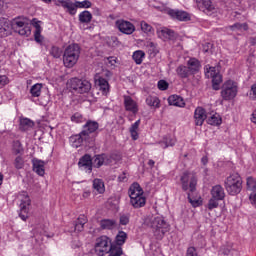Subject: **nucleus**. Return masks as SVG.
<instances>
[{"mask_svg":"<svg viewBox=\"0 0 256 256\" xmlns=\"http://www.w3.org/2000/svg\"><path fill=\"white\" fill-rule=\"evenodd\" d=\"M182 191L187 192L189 203L192 207H201L203 200L201 197H193V192L197 191V174L195 172L184 171L180 176Z\"/></svg>","mask_w":256,"mask_h":256,"instance_id":"f257e3e1","label":"nucleus"},{"mask_svg":"<svg viewBox=\"0 0 256 256\" xmlns=\"http://www.w3.org/2000/svg\"><path fill=\"white\" fill-rule=\"evenodd\" d=\"M100 229L103 231H113L117 227V221L115 219H102L99 222Z\"/></svg>","mask_w":256,"mask_h":256,"instance_id":"a878e982","label":"nucleus"},{"mask_svg":"<svg viewBox=\"0 0 256 256\" xmlns=\"http://www.w3.org/2000/svg\"><path fill=\"white\" fill-rule=\"evenodd\" d=\"M35 127V122L29 118H21L19 123V129L22 132L31 131Z\"/></svg>","mask_w":256,"mask_h":256,"instance_id":"cd10ccee","label":"nucleus"},{"mask_svg":"<svg viewBox=\"0 0 256 256\" xmlns=\"http://www.w3.org/2000/svg\"><path fill=\"white\" fill-rule=\"evenodd\" d=\"M9 78L6 75H0V87H5V85H8Z\"/></svg>","mask_w":256,"mask_h":256,"instance_id":"13d9d810","label":"nucleus"},{"mask_svg":"<svg viewBox=\"0 0 256 256\" xmlns=\"http://www.w3.org/2000/svg\"><path fill=\"white\" fill-rule=\"evenodd\" d=\"M247 189L248 191H252L249 199L251 201V204L255 207L256 209V179L253 177H248L246 181Z\"/></svg>","mask_w":256,"mask_h":256,"instance_id":"6ab92c4d","label":"nucleus"},{"mask_svg":"<svg viewBox=\"0 0 256 256\" xmlns=\"http://www.w3.org/2000/svg\"><path fill=\"white\" fill-rule=\"evenodd\" d=\"M208 125H212L213 127H219L221 123H223V119L221 118V115L215 113L207 120Z\"/></svg>","mask_w":256,"mask_h":256,"instance_id":"c9c22d12","label":"nucleus"},{"mask_svg":"<svg viewBox=\"0 0 256 256\" xmlns=\"http://www.w3.org/2000/svg\"><path fill=\"white\" fill-rule=\"evenodd\" d=\"M31 25L35 27L34 41H36V43H39V45H41L43 43V36L41 35L43 28H41V21H39L37 18H33L31 20Z\"/></svg>","mask_w":256,"mask_h":256,"instance_id":"4be33fe9","label":"nucleus"},{"mask_svg":"<svg viewBox=\"0 0 256 256\" xmlns=\"http://www.w3.org/2000/svg\"><path fill=\"white\" fill-rule=\"evenodd\" d=\"M239 93V84L234 80H227L222 85L221 97L224 101H233Z\"/></svg>","mask_w":256,"mask_h":256,"instance_id":"6e6552de","label":"nucleus"},{"mask_svg":"<svg viewBox=\"0 0 256 256\" xmlns=\"http://www.w3.org/2000/svg\"><path fill=\"white\" fill-rule=\"evenodd\" d=\"M139 125H141V119L135 121L129 129V133L133 141H137V139H139Z\"/></svg>","mask_w":256,"mask_h":256,"instance_id":"2f4dec72","label":"nucleus"},{"mask_svg":"<svg viewBox=\"0 0 256 256\" xmlns=\"http://www.w3.org/2000/svg\"><path fill=\"white\" fill-rule=\"evenodd\" d=\"M199 9H202L206 15H213V13H217V9L211 0H195Z\"/></svg>","mask_w":256,"mask_h":256,"instance_id":"2eb2a0df","label":"nucleus"},{"mask_svg":"<svg viewBox=\"0 0 256 256\" xmlns=\"http://www.w3.org/2000/svg\"><path fill=\"white\" fill-rule=\"evenodd\" d=\"M55 5L66 9V13H69V15H77V2H73L71 0H57Z\"/></svg>","mask_w":256,"mask_h":256,"instance_id":"ddd939ff","label":"nucleus"},{"mask_svg":"<svg viewBox=\"0 0 256 256\" xmlns=\"http://www.w3.org/2000/svg\"><path fill=\"white\" fill-rule=\"evenodd\" d=\"M70 143L75 149L83 147V145H91L95 143V137H88L85 132H80L79 134L72 135L70 137Z\"/></svg>","mask_w":256,"mask_h":256,"instance_id":"1a4fd4ad","label":"nucleus"},{"mask_svg":"<svg viewBox=\"0 0 256 256\" xmlns=\"http://www.w3.org/2000/svg\"><path fill=\"white\" fill-rule=\"evenodd\" d=\"M128 195L130 197V205H132L134 209H141V207L147 204L145 192L137 182L131 184L128 190Z\"/></svg>","mask_w":256,"mask_h":256,"instance_id":"20e7f679","label":"nucleus"},{"mask_svg":"<svg viewBox=\"0 0 256 256\" xmlns=\"http://www.w3.org/2000/svg\"><path fill=\"white\" fill-rule=\"evenodd\" d=\"M132 59L136 65H141V63H143V59H145V53L143 50H136L133 52Z\"/></svg>","mask_w":256,"mask_h":256,"instance_id":"58836bf2","label":"nucleus"},{"mask_svg":"<svg viewBox=\"0 0 256 256\" xmlns=\"http://www.w3.org/2000/svg\"><path fill=\"white\" fill-rule=\"evenodd\" d=\"M82 197L84 199H89V197H91V191H89V190L84 191L82 194Z\"/></svg>","mask_w":256,"mask_h":256,"instance_id":"69168bd1","label":"nucleus"},{"mask_svg":"<svg viewBox=\"0 0 256 256\" xmlns=\"http://www.w3.org/2000/svg\"><path fill=\"white\" fill-rule=\"evenodd\" d=\"M14 25H16V27H17L18 29H21V28L25 27V25H27V24H25L24 21L15 20Z\"/></svg>","mask_w":256,"mask_h":256,"instance_id":"680f3d73","label":"nucleus"},{"mask_svg":"<svg viewBox=\"0 0 256 256\" xmlns=\"http://www.w3.org/2000/svg\"><path fill=\"white\" fill-rule=\"evenodd\" d=\"M13 30V25L11 21L7 18L0 17V37H9L11 31Z\"/></svg>","mask_w":256,"mask_h":256,"instance_id":"a211bd4d","label":"nucleus"},{"mask_svg":"<svg viewBox=\"0 0 256 256\" xmlns=\"http://www.w3.org/2000/svg\"><path fill=\"white\" fill-rule=\"evenodd\" d=\"M168 103L169 105H173L174 107H185V100L179 95L169 96Z\"/></svg>","mask_w":256,"mask_h":256,"instance_id":"7c9ffc66","label":"nucleus"},{"mask_svg":"<svg viewBox=\"0 0 256 256\" xmlns=\"http://www.w3.org/2000/svg\"><path fill=\"white\" fill-rule=\"evenodd\" d=\"M157 87L160 91H167L169 89V83L165 80H159Z\"/></svg>","mask_w":256,"mask_h":256,"instance_id":"5fc2aeb1","label":"nucleus"},{"mask_svg":"<svg viewBox=\"0 0 256 256\" xmlns=\"http://www.w3.org/2000/svg\"><path fill=\"white\" fill-rule=\"evenodd\" d=\"M160 37H163V39H169V40H172V39H175V31L169 29V28H163L161 31H160V34H159Z\"/></svg>","mask_w":256,"mask_h":256,"instance_id":"a19ab883","label":"nucleus"},{"mask_svg":"<svg viewBox=\"0 0 256 256\" xmlns=\"http://www.w3.org/2000/svg\"><path fill=\"white\" fill-rule=\"evenodd\" d=\"M43 89V85L36 83L30 88L31 97H41V90Z\"/></svg>","mask_w":256,"mask_h":256,"instance_id":"79ce46f5","label":"nucleus"},{"mask_svg":"<svg viewBox=\"0 0 256 256\" xmlns=\"http://www.w3.org/2000/svg\"><path fill=\"white\" fill-rule=\"evenodd\" d=\"M126 241H127V234L125 233V231H119L112 245L114 247H117L118 249H123V245H125Z\"/></svg>","mask_w":256,"mask_h":256,"instance_id":"bb28decb","label":"nucleus"},{"mask_svg":"<svg viewBox=\"0 0 256 256\" xmlns=\"http://www.w3.org/2000/svg\"><path fill=\"white\" fill-rule=\"evenodd\" d=\"M75 231H78V233H81V231H83V229H85V226H83V224H78L77 222L75 223L74 226Z\"/></svg>","mask_w":256,"mask_h":256,"instance_id":"e2e57ef3","label":"nucleus"},{"mask_svg":"<svg viewBox=\"0 0 256 256\" xmlns=\"http://www.w3.org/2000/svg\"><path fill=\"white\" fill-rule=\"evenodd\" d=\"M78 167L82 171H86V173H91L93 171V158H91V155L85 154L82 156L78 162Z\"/></svg>","mask_w":256,"mask_h":256,"instance_id":"dca6fc26","label":"nucleus"},{"mask_svg":"<svg viewBox=\"0 0 256 256\" xmlns=\"http://www.w3.org/2000/svg\"><path fill=\"white\" fill-rule=\"evenodd\" d=\"M177 143V140L168 135V136H165L163 138V141L160 142V147H162V149H167V147H174V145Z\"/></svg>","mask_w":256,"mask_h":256,"instance_id":"f704fd0d","label":"nucleus"},{"mask_svg":"<svg viewBox=\"0 0 256 256\" xmlns=\"http://www.w3.org/2000/svg\"><path fill=\"white\" fill-rule=\"evenodd\" d=\"M32 169L36 175L43 177L45 175V161L37 158L32 159Z\"/></svg>","mask_w":256,"mask_h":256,"instance_id":"5701e85b","label":"nucleus"},{"mask_svg":"<svg viewBox=\"0 0 256 256\" xmlns=\"http://www.w3.org/2000/svg\"><path fill=\"white\" fill-rule=\"evenodd\" d=\"M251 121L256 125V109L252 113Z\"/></svg>","mask_w":256,"mask_h":256,"instance_id":"774afa93","label":"nucleus"},{"mask_svg":"<svg viewBox=\"0 0 256 256\" xmlns=\"http://www.w3.org/2000/svg\"><path fill=\"white\" fill-rule=\"evenodd\" d=\"M140 27H141V31H143V33H153V26H151L146 21H141Z\"/></svg>","mask_w":256,"mask_h":256,"instance_id":"8fccbe9b","label":"nucleus"},{"mask_svg":"<svg viewBox=\"0 0 256 256\" xmlns=\"http://www.w3.org/2000/svg\"><path fill=\"white\" fill-rule=\"evenodd\" d=\"M219 201L220 200H217V198H213L211 196V199L208 201L207 204L208 211H213V209H217V207H219Z\"/></svg>","mask_w":256,"mask_h":256,"instance_id":"49530a36","label":"nucleus"},{"mask_svg":"<svg viewBox=\"0 0 256 256\" xmlns=\"http://www.w3.org/2000/svg\"><path fill=\"white\" fill-rule=\"evenodd\" d=\"M78 19L81 23L89 25V23L93 20V14H91L88 10H84L78 15Z\"/></svg>","mask_w":256,"mask_h":256,"instance_id":"72a5a7b5","label":"nucleus"},{"mask_svg":"<svg viewBox=\"0 0 256 256\" xmlns=\"http://www.w3.org/2000/svg\"><path fill=\"white\" fill-rule=\"evenodd\" d=\"M17 31L19 35H22V36L26 35V37H29V35H31V27H29V25L27 24L22 28H19Z\"/></svg>","mask_w":256,"mask_h":256,"instance_id":"3c124183","label":"nucleus"},{"mask_svg":"<svg viewBox=\"0 0 256 256\" xmlns=\"http://www.w3.org/2000/svg\"><path fill=\"white\" fill-rule=\"evenodd\" d=\"M221 83H223L221 74L212 77V89H214V91H219V89H221Z\"/></svg>","mask_w":256,"mask_h":256,"instance_id":"ea45409f","label":"nucleus"},{"mask_svg":"<svg viewBox=\"0 0 256 256\" xmlns=\"http://www.w3.org/2000/svg\"><path fill=\"white\" fill-rule=\"evenodd\" d=\"M70 119L72 123H85V117L79 112L74 113Z\"/></svg>","mask_w":256,"mask_h":256,"instance_id":"a18cd8bd","label":"nucleus"},{"mask_svg":"<svg viewBox=\"0 0 256 256\" xmlns=\"http://www.w3.org/2000/svg\"><path fill=\"white\" fill-rule=\"evenodd\" d=\"M168 15L171 16L172 19H177V21H191V16L189 13L183 10H168Z\"/></svg>","mask_w":256,"mask_h":256,"instance_id":"aec40b11","label":"nucleus"},{"mask_svg":"<svg viewBox=\"0 0 256 256\" xmlns=\"http://www.w3.org/2000/svg\"><path fill=\"white\" fill-rule=\"evenodd\" d=\"M250 95H252L253 101H256V84L251 86Z\"/></svg>","mask_w":256,"mask_h":256,"instance_id":"052dcab7","label":"nucleus"},{"mask_svg":"<svg viewBox=\"0 0 256 256\" xmlns=\"http://www.w3.org/2000/svg\"><path fill=\"white\" fill-rule=\"evenodd\" d=\"M201 163H202V165H207V163H209V158H207V156L202 157Z\"/></svg>","mask_w":256,"mask_h":256,"instance_id":"338daca9","label":"nucleus"},{"mask_svg":"<svg viewBox=\"0 0 256 256\" xmlns=\"http://www.w3.org/2000/svg\"><path fill=\"white\" fill-rule=\"evenodd\" d=\"M130 219H131V215L122 214V215H120L119 223H120V225H129Z\"/></svg>","mask_w":256,"mask_h":256,"instance_id":"603ef678","label":"nucleus"},{"mask_svg":"<svg viewBox=\"0 0 256 256\" xmlns=\"http://www.w3.org/2000/svg\"><path fill=\"white\" fill-rule=\"evenodd\" d=\"M116 27L120 33H124V35H133V33H135V25L123 19L116 21Z\"/></svg>","mask_w":256,"mask_h":256,"instance_id":"f8f14e48","label":"nucleus"},{"mask_svg":"<svg viewBox=\"0 0 256 256\" xmlns=\"http://www.w3.org/2000/svg\"><path fill=\"white\" fill-rule=\"evenodd\" d=\"M22 199L20 203V213L19 217L22 221H27L29 219V208L31 207V198L27 192H22Z\"/></svg>","mask_w":256,"mask_h":256,"instance_id":"9d476101","label":"nucleus"},{"mask_svg":"<svg viewBox=\"0 0 256 256\" xmlns=\"http://www.w3.org/2000/svg\"><path fill=\"white\" fill-rule=\"evenodd\" d=\"M93 189L97 191V193L103 194L105 193V182H103L101 179L96 178L93 180Z\"/></svg>","mask_w":256,"mask_h":256,"instance_id":"4c0bfd02","label":"nucleus"},{"mask_svg":"<svg viewBox=\"0 0 256 256\" xmlns=\"http://www.w3.org/2000/svg\"><path fill=\"white\" fill-rule=\"evenodd\" d=\"M123 99L125 111H129L130 113H133V115H137V113H139V105L137 102L129 95H124Z\"/></svg>","mask_w":256,"mask_h":256,"instance_id":"f3484780","label":"nucleus"},{"mask_svg":"<svg viewBox=\"0 0 256 256\" xmlns=\"http://www.w3.org/2000/svg\"><path fill=\"white\" fill-rule=\"evenodd\" d=\"M145 223L147 227L152 229L154 237L158 239V241H161V239L165 237V234L171 231V225L165 221L163 216L151 217L150 219H146Z\"/></svg>","mask_w":256,"mask_h":256,"instance_id":"7ed1b4c3","label":"nucleus"},{"mask_svg":"<svg viewBox=\"0 0 256 256\" xmlns=\"http://www.w3.org/2000/svg\"><path fill=\"white\" fill-rule=\"evenodd\" d=\"M63 51H61V48L58 46H52L50 49V55L54 57L55 59H59L61 57Z\"/></svg>","mask_w":256,"mask_h":256,"instance_id":"09e8293b","label":"nucleus"},{"mask_svg":"<svg viewBox=\"0 0 256 256\" xmlns=\"http://www.w3.org/2000/svg\"><path fill=\"white\" fill-rule=\"evenodd\" d=\"M109 163V156L107 154H98L94 157V167L99 169V167H103V165H107Z\"/></svg>","mask_w":256,"mask_h":256,"instance_id":"c756f323","label":"nucleus"},{"mask_svg":"<svg viewBox=\"0 0 256 256\" xmlns=\"http://www.w3.org/2000/svg\"><path fill=\"white\" fill-rule=\"evenodd\" d=\"M186 256H199L197 253V248L190 246L186 251Z\"/></svg>","mask_w":256,"mask_h":256,"instance_id":"6e6d98bb","label":"nucleus"},{"mask_svg":"<svg viewBox=\"0 0 256 256\" xmlns=\"http://www.w3.org/2000/svg\"><path fill=\"white\" fill-rule=\"evenodd\" d=\"M127 173L126 172H123L122 174H120L118 176V182L119 183H127Z\"/></svg>","mask_w":256,"mask_h":256,"instance_id":"bf43d9fd","label":"nucleus"},{"mask_svg":"<svg viewBox=\"0 0 256 256\" xmlns=\"http://www.w3.org/2000/svg\"><path fill=\"white\" fill-rule=\"evenodd\" d=\"M195 125L201 127L207 119V111L203 107H197L194 111Z\"/></svg>","mask_w":256,"mask_h":256,"instance_id":"412c9836","label":"nucleus"},{"mask_svg":"<svg viewBox=\"0 0 256 256\" xmlns=\"http://www.w3.org/2000/svg\"><path fill=\"white\" fill-rule=\"evenodd\" d=\"M176 73H177L178 77H180V79H187V78L191 77V75H193L191 73V70H189V67L186 65H179L176 68Z\"/></svg>","mask_w":256,"mask_h":256,"instance_id":"c85d7f7f","label":"nucleus"},{"mask_svg":"<svg viewBox=\"0 0 256 256\" xmlns=\"http://www.w3.org/2000/svg\"><path fill=\"white\" fill-rule=\"evenodd\" d=\"M99 131V122L95 120H87L86 123L83 125L82 133H85L88 137H94V133Z\"/></svg>","mask_w":256,"mask_h":256,"instance_id":"4468645a","label":"nucleus"},{"mask_svg":"<svg viewBox=\"0 0 256 256\" xmlns=\"http://www.w3.org/2000/svg\"><path fill=\"white\" fill-rule=\"evenodd\" d=\"M210 195L218 201H223V199H225V189L221 185H215L212 187Z\"/></svg>","mask_w":256,"mask_h":256,"instance_id":"393cba45","label":"nucleus"},{"mask_svg":"<svg viewBox=\"0 0 256 256\" xmlns=\"http://www.w3.org/2000/svg\"><path fill=\"white\" fill-rule=\"evenodd\" d=\"M81 56V46L79 44H70L66 47L63 54L64 67L71 69L77 65L79 57Z\"/></svg>","mask_w":256,"mask_h":256,"instance_id":"423d86ee","label":"nucleus"},{"mask_svg":"<svg viewBox=\"0 0 256 256\" xmlns=\"http://www.w3.org/2000/svg\"><path fill=\"white\" fill-rule=\"evenodd\" d=\"M76 5L78 9H91L93 3L89 0L84 1H76Z\"/></svg>","mask_w":256,"mask_h":256,"instance_id":"de8ad7c7","label":"nucleus"},{"mask_svg":"<svg viewBox=\"0 0 256 256\" xmlns=\"http://www.w3.org/2000/svg\"><path fill=\"white\" fill-rule=\"evenodd\" d=\"M12 151L14 155H23L25 149L23 148V144L19 140H14L12 143Z\"/></svg>","mask_w":256,"mask_h":256,"instance_id":"e433bc0d","label":"nucleus"},{"mask_svg":"<svg viewBox=\"0 0 256 256\" xmlns=\"http://www.w3.org/2000/svg\"><path fill=\"white\" fill-rule=\"evenodd\" d=\"M231 31H248L249 24L247 23H235L234 25L229 26Z\"/></svg>","mask_w":256,"mask_h":256,"instance_id":"c03bdc74","label":"nucleus"},{"mask_svg":"<svg viewBox=\"0 0 256 256\" xmlns=\"http://www.w3.org/2000/svg\"><path fill=\"white\" fill-rule=\"evenodd\" d=\"M146 105L153 107V109H159L161 107V100L157 96L149 95L146 97Z\"/></svg>","mask_w":256,"mask_h":256,"instance_id":"473e14b6","label":"nucleus"},{"mask_svg":"<svg viewBox=\"0 0 256 256\" xmlns=\"http://www.w3.org/2000/svg\"><path fill=\"white\" fill-rule=\"evenodd\" d=\"M24 165H25V162L23 161V157L18 156V157L15 158L14 167L16 169H23Z\"/></svg>","mask_w":256,"mask_h":256,"instance_id":"864d4df0","label":"nucleus"},{"mask_svg":"<svg viewBox=\"0 0 256 256\" xmlns=\"http://www.w3.org/2000/svg\"><path fill=\"white\" fill-rule=\"evenodd\" d=\"M95 253L99 256H121L123 255V248L113 246V242L107 235H102L96 239Z\"/></svg>","mask_w":256,"mask_h":256,"instance_id":"f03ea898","label":"nucleus"},{"mask_svg":"<svg viewBox=\"0 0 256 256\" xmlns=\"http://www.w3.org/2000/svg\"><path fill=\"white\" fill-rule=\"evenodd\" d=\"M107 59H108L109 65H111V67H113V65H115V63H117V58H115L113 56H110Z\"/></svg>","mask_w":256,"mask_h":256,"instance_id":"0e129e2a","label":"nucleus"},{"mask_svg":"<svg viewBox=\"0 0 256 256\" xmlns=\"http://www.w3.org/2000/svg\"><path fill=\"white\" fill-rule=\"evenodd\" d=\"M66 87L70 93H77L78 95H85L92 89L91 82L87 79L73 77L67 80Z\"/></svg>","mask_w":256,"mask_h":256,"instance_id":"39448f33","label":"nucleus"},{"mask_svg":"<svg viewBox=\"0 0 256 256\" xmlns=\"http://www.w3.org/2000/svg\"><path fill=\"white\" fill-rule=\"evenodd\" d=\"M224 187L228 195L235 197V195H239L243 191V179L237 173L231 174L226 178Z\"/></svg>","mask_w":256,"mask_h":256,"instance_id":"0eeeda50","label":"nucleus"},{"mask_svg":"<svg viewBox=\"0 0 256 256\" xmlns=\"http://www.w3.org/2000/svg\"><path fill=\"white\" fill-rule=\"evenodd\" d=\"M188 69L190 70L192 75H197L199 71H201V62L199 59L192 57L186 63Z\"/></svg>","mask_w":256,"mask_h":256,"instance_id":"b1692460","label":"nucleus"},{"mask_svg":"<svg viewBox=\"0 0 256 256\" xmlns=\"http://www.w3.org/2000/svg\"><path fill=\"white\" fill-rule=\"evenodd\" d=\"M88 219H87V216L81 214L77 220H76V223H78L79 225H83L85 226V224L87 223Z\"/></svg>","mask_w":256,"mask_h":256,"instance_id":"4d7b16f0","label":"nucleus"},{"mask_svg":"<svg viewBox=\"0 0 256 256\" xmlns=\"http://www.w3.org/2000/svg\"><path fill=\"white\" fill-rule=\"evenodd\" d=\"M94 82L99 89V91L102 93L104 97H107L111 91V85H109V81L105 79L103 76L96 75L94 77Z\"/></svg>","mask_w":256,"mask_h":256,"instance_id":"9b49d317","label":"nucleus"},{"mask_svg":"<svg viewBox=\"0 0 256 256\" xmlns=\"http://www.w3.org/2000/svg\"><path fill=\"white\" fill-rule=\"evenodd\" d=\"M219 75L218 71H217V68L216 67H213V66H209V65H206L205 66V76L208 78V79H211L215 76Z\"/></svg>","mask_w":256,"mask_h":256,"instance_id":"37998d69","label":"nucleus"}]
</instances>
